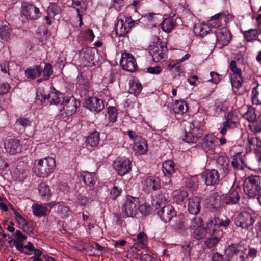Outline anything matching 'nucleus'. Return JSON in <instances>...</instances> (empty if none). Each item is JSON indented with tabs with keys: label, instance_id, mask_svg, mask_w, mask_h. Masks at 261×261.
I'll return each mask as SVG.
<instances>
[{
	"label": "nucleus",
	"instance_id": "f257e3e1",
	"mask_svg": "<svg viewBox=\"0 0 261 261\" xmlns=\"http://www.w3.org/2000/svg\"><path fill=\"white\" fill-rule=\"evenodd\" d=\"M55 160L52 157H45L35 161L34 170L36 175L40 177H47L54 170Z\"/></svg>",
	"mask_w": 261,
	"mask_h": 261
},
{
	"label": "nucleus",
	"instance_id": "f03ea898",
	"mask_svg": "<svg viewBox=\"0 0 261 261\" xmlns=\"http://www.w3.org/2000/svg\"><path fill=\"white\" fill-rule=\"evenodd\" d=\"M198 121L195 120L192 122H187L185 125V134L183 140L188 143H196L198 138L202 137V132L199 125H197Z\"/></svg>",
	"mask_w": 261,
	"mask_h": 261
},
{
	"label": "nucleus",
	"instance_id": "7ed1b4c3",
	"mask_svg": "<svg viewBox=\"0 0 261 261\" xmlns=\"http://www.w3.org/2000/svg\"><path fill=\"white\" fill-rule=\"evenodd\" d=\"M243 190L250 197H254L261 191V179L257 176H251L244 181Z\"/></svg>",
	"mask_w": 261,
	"mask_h": 261
},
{
	"label": "nucleus",
	"instance_id": "20e7f679",
	"mask_svg": "<svg viewBox=\"0 0 261 261\" xmlns=\"http://www.w3.org/2000/svg\"><path fill=\"white\" fill-rule=\"evenodd\" d=\"M247 249L238 244H231L225 250L227 261H245L247 258Z\"/></svg>",
	"mask_w": 261,
	"mask_h": 261
},
{
	"label": "nucleus",
	"instance_id": "39448f33",
	"mask_svg": "<svg viewBox=\"0 0 261 261\" xmlns=\"http://www.w3.org/2000/svg\"><path fill=\"white\" fill-rule=\"evenodd\" d=\"M148 50L153 62L163 61L167 58L168 50L165 44L161 41H158L150 45Z\"/></svg>",
	"mask_w": 261,
	"mask_h": 261
},
{
	"label": "nucleus",
	"instance_id": "423d86ee",
	"mask_svg": "<svg viewBox=\"0 0 261 261\" xmlns=\"http://www.w3.org/2000/svg\"><path fill=\"white\" fill-rule=\"evenodd\" d=\"M139 200L138 198L127 196L122 207V211L126 217L135 216L139 207Z\"/></svg>",
	"mask_w": 261,
	"mask_h": 261
},
{
	"label": "nucleus",
	"instance_id": "0eeeda50",
	"mask_svg": "<svg viewBox=\"0 0 261 261\" xmlns=\"http://www.w3.org/2000/svg\"><path fill=\"white\" fill-rule=\"evenodd\" d=\"M21 17L24 16L27 19L36 20L40 16L38 8L27 2L21 4Z\"/></svg>",
	"mask_w": 261,
	"mask_h": 261
},
{
	"label": "nucleus",
	"instance_id": "6e6552de",
	"mask_svg": "<svg viewBox=\"0 0 261 261\" xmlns=\"http://www.w3.org/2000/svg\"><path fill=\"white\" fill-rule=\"evenodd\" d=\"M246 149L248 151H254L259 166L261 168V140L257 137L248 136Z\"/></svg>",
	"mask_w": 261,
	"mask_h": 261
},
{
	"label": "nucleus",
	"instance_id": "1a4fd4ad",
	"mask_svg": "<svg viewBox=\"0 0 261 261\" xmlns=\"http://www.w3.org/2000/svg\"><path fill=\"white\" fill-rule=\"evenodd\" d=\"M37 96L39 99H41V100L48 99L50 101L51 104L56 105H62L64 100V96L61 93L51 92L46 94L44 93V91L43 90L37 92Z\"/></svg>",
	"mask_w": 261,
	"mask_h": 261
},
{
	"label": "nucleus",
	"instance_id": "9d476101",
	"mask_svg": "<svg viewBox=\"0 0 261 261\" xmlns=\"http://www.w3.org/2000/svg\"><path fill=\"white\" fill-rule=\"evenodd\" d=\"M134 21L129 17L118 19L115 27L116 34L119 36H125L134 25Z\"/></svg>",
	"mask_w": 261,
	"mask_h": 261
},
{
	"label": "nucleus",
	"instance_id": "9b49d317",
	"mask_svg": "<svg viewBox=\"0 0 261 261\" xmlns=\"http://www.w3.org/2000/svg\"><path fill=\"white\" fill-rule=\"evenodd\" d=\"M254 222V217L252 215L247 212H243L240 213L236 218L234 223L238 227L248 229Z\"/></svg>",
	"mask_w": 261,
	"mask_h": 261
},
{
	"label": "nucleus",
	"instance_id": "f8f14e48",
	"mask_svg": "<svg viewBox=\"0 0 261 261\" xmlns=\"http://www.w3.org/2000/svg\"><path fill=\"white\" fill-rule=\"evenodd\" d=\"M113 166L118 174L122 176L130 171L132 162L128 158H118L114 162Z\"/></svg>",
	"mask_w": 261,
	"mask_h": 261
},
{
	"label": "nucleus",
	"instance_id": "ddd939ff",
	"mask_svg": "<svg viewBox=\"0 0 261 261\" xmlns=\"http://www.w3.org/2000/svg\"><path fill=\"white\" fill-rule=\"evenodd\" d=\"M162 168L164 175L163 182L169 185L172 181L171 177L176 172L175 164L172 160L165 161L162 164Z\"/></svg>",
	"mask_w": 261,
	"mask_h": 261
},
{
	"label": "nucleus",
	"instance_id": "4468645a",
	"mask_svg": "<svg viewBox=\"0 0 261 261\" xmlns=\"http://www.w3.org/2000/svg\"><path fill=\"white\" fill-rule=\"evenodd\" d=\"M122 68L127 71L133 72L137 69V65L134 56L129 53H123L120 60Z\"/></svg>",
	"mask_w": 261,
	"mask_h": 261
},
{
	"label": "nucleus",
	"instance_id": "2eb2a0df",
	"mask_svg": "<svg viewBox=\"0 0 261 261\" xmlns=\"http://www.w3.org/2000/svg\"><path fill=\"white\" fill-rule=\"evenodd\" d=\"M80 102L74 97L71 96L65 99L62 109H60L61 114L63 115L65 112L66 116H70L74 114L77 110Z\"/></svg>",
	"mask_w": 261,
	"mask_h": 261
},
{
	"label": "nucleus",
	"instance_id": "dca6fc26",
	"mask_svg": "<svg viewBox=\"0 0 261 261\" xmlns=\"http://www.w3.org/2000/svg\"><path fill=\"white\" fill-rule=\"evenodd\" d=\"M202 178L207 186L217 184L220 181V174L215 169L207 170L201 175Z\"/></svg>",
	"mask_w": 261,
	"mask_h": 261
},
{
	"label": "nucleus",
	"instance_id": "f3484780",
	"mask_svg": "<svg viewBox=\"0 0 261 261\" xmlns=\"http://www.w3.org/2000/svg\"><path fill=\"white\" fill-rule=\"evenodd\" d=\"M158 215L163 221L167 223L176 216V212L172 205H168L158 211Z\"/></svg>",
	"mask_w": 261,
	"mask_h": 261
},
{
	"label": "nucleus",
	"instance_id": "a211bd4d",
	"mask_svg": "<svg viewBox=\"0 0 261 261\" xmlns=\"http://www.w3.org/2000/svg\"><path fill=\"white\" fill-rule=\"evenodd\" d=\"M86 106L90 111L98 113L104 108L103 101L97 97H90L86 100Z\"/></svg>",
	"mask_w": 261,
	"mask_h": 261
},
{
	"label": "nucleus",
	"instance_id": "6ab92c4d",
	"mask_svg": "<svg viewBox=\"0 0 261 261\" xmlns=\"http://www.w3.org/2000/svg\"><path fill=\"white\" fill-rule=\"evenodd\" d=\"M240 189L237 188H231L228 193L223 196V203L225 204L232 205L238 203L240 199Z\"/></svg>",
	"mask_w": 261,
	"mask_h": 261
},
{
	"label": "nucleus",
	"instance_id": "aec40b11",
	"mask_svg": "<svg viewBox=\"0 0 261 261\" xmlns=\"http://www.w3.org/2000/svg\"><path fill=\"white\" fill-rule=\"evenodd\" d=\"M215 34L217 40L222 46L227 45L230 42L231 39L230 33L226 28H223L217 29Z\"/></svg>",
	"mask_w": 261,
	"mask_h": 261
},
{
	"label": "nucleus",
	"instance_id": "412c9836",
	"mask_svg": "<svg viewBox=\"0 0 261 261\" xmlns=\"http://www.w3.org/2000/svg\"><path fill=\"white\" fill-rule=\"evenodd\" d=\"M95 49L92 48H86L85 49H82L80 52V55L82 58L85 66H90L91 64H93L92 62L95 58Z\"/></svg>",
	"mask_w": 261,
	"mask_h": 261
},
{
	"label": "nucleus",
	"instance_id": "4be33fe9",
	"mask_svg": "<svg viewBox=\"0 0 261 261\" xmlns=\"http://www.w3.org/2000/svg\"><path fill=\"white\" fill-rule=\"evenodd\" d=\"M200 200L198 197L191 198L188 200V209L191 215L197 214L200 210Z\"/></svg>",
	"mask_w": 261,
	"mask_h": 261
},
{
	"label": "nucleus",
	"instance_id": "5701e85b",
	"mask_svg": "<svg viewBox=\"0 0 261 261\" xmlns=\"http://www.w3.org/2000/svg\"><path fill=\"white\" fill-rule=\"evenodd\" d=\"M201 147L208 155L213 154L215 152L216 145L213 137H205L201 143Z\"/></svg>",
	"mask_w": 261,
	"mask_h": 261
},
{
	"label": "nucleus",
	"instance_id": "b1692460",
	"mask_svg": "<svg viewBox=\"0 0 261 261\" xmlns=\"http://www.w3.org/2000/svg\"><path fill=\"white\" fill-rule=\"evenodd\" d=\"M6 151L11 154H15L20 151L19 141L15 139H9L5 143Z\"/></svg>",
	"mask_w": 261,
	"mask_h": 261
},
{
	"label": "nucleus",
	"instance_id": "393cba45",
	"mask_svg": "<svg viewBox=\"0 0 261 261\" xmlns=\"http://www.w3.org/2000/svg\"><path fill=\"white\" fill-rule=\"evenodd\" d=\"M209 202L214 209L218 210L225 205L223 203V196L221 197L218 192H214L209 197Z\"/></svg>",
	"mask_w": 261,
	"mask_h": 261
},
{
	"label": "nucleus",
	"instance_id": "a878e982",
	"mask_svg": "<svg viewBox=\"0 0 261 261\" xmlns=\"http://www.w3.org/2000/svg\"><path fill=\"white\" fill-rule=\"evenodd\" d=\"M160 187V184L158 178L148 177L144 181L143 188L145 191L150 192L156 190Z\"/></svg>",
	"mask_w": 261,
	"mask_h": 261
},
{
	"label": "nucleus",
	"instance_id": "bb28decb",
	"mask_svg": "<svg viewBox=\"0 0 261 261\" xmlns=\"http://www.w3.org/2000/svg\"><path fill=\"white\" fill-rule=\"evenodd\" d=\"M134 150L136 151V154L138 155L145 154L147 151V143L145 139L138 138L137 141L135 142L134 146Z\"/></svg>",
	"mask_w": 261,
	"mask_h": 261
},
{
	"label": "nucleus",
	"instance_id": "cd10ccee",
	"mask_svg": "<svg viewBox=\"0 0 261 261\" xmlns=\"http://www.w3.org/2000/svg\"><path fill=\"white\" fill-rule=\"evenodd\" d=\"M32 210L33 215L38 217L45 216L50 212L46 205L38 203H34Z\"/></svg>",
	"mask_w": 261,
	"mask_h": 261
},
{
	"label": "nucleus",
	"instance_id": "c85d7f7f",
	"mask_svg": "<svg viewBox=\"0 0 261 261\" xmlns=\"http://www.w3.org/2000/svg\"><path fill=\"white\" fill-rule=\"evenodd\" d=\"M206 229L207 233L210 236H215L220 234L221 237H222V232L220 229L219 225L217 223V221L215 220L214 218L208 222Z\"/></svg>",
	"mask_w": 261,
	"mask_h": 261
},
{
	"label": "nucleus",
	"instance_id": "c756f323",
	"mask_svg": "<svg viewBox=\"0 0 261 261\" xmlns=\"http://www.w3.org/2000/svg\"><path fill=\"white\" fill-rule=\"evenodd\" d=\"M186 225L191 229H197L202 226V219L195 215H191L185 220Z\"/></svg>",
	"mask_w": 261,
	"mask_h": 261
},
{
	"label": "nucleus",
	"instance_id": "7c9ffc66",
	"mask_svg": "<svg viewBox=\"0 0 261 261\" xmlns=\"http://www.w3.org/2000/svg\"><path fill=\"white\" fill-rule=\"evenodd\" d=\"M83 182L89 188H93L96 180L95 174L93 172L84 171L81 174Z\"/></svg>",
	"mask_w": 261,
	"mask_h": 261
},
{
	"label": "nucleus",
	"instance_id": "2f4dec72",
	"mask_svg": "<svg viewBox=\"0 0 261 261\" xmlns=\"http://www.w3.org/2000/svg\"><path fill=\"white\" fill-rule=\"evenodd\" d=\"M217 163L220 170L223 172V176H225L229 171V163L228 159L224 156H219L217 159Z\"/></svg>",
	"mask_w": 261,
	"mask_h": 261
},
{
	"label": "nucleus",
	"instance_id": "473e14b6",
	"mask_svg": "<svg viewBox=\"0 0 261 261\" xmlns=\"http://www.w3.org/2000/svg\"><path fill=\"white\" fill-rule=\"evenodd\" d=\"M160 25L164 31L169 33L175 27L176 21L172 17H168L164 19Z\"/></svg>",
	"mask_w": 261,
	"mask_h": 261
},
{
	"label": "nucleus",
	"instance_id": "72a5a7b5",
	"mask_svg": "<svg viewBox=\"0 0 261 261\" xmlns=\"http://www.w3.org/2000/svg\"><path fill=\"white\" fill-rule=\"evenodd\" d=\"M42 71V67L40 65H38L32 68H27L25 71V73L28 78L33 79L39 76Z\"/></svg>",
	"mask_w": 261,
	"mask_h": 261
},
{
	"label": "nucleus",
	"instance_id": "f704fd0d",
	"mask_svg": "<svg viewBox=\"0 0 261 261\" xmlns=\"http://www.w3.org/2000/svg\"><path fill=\"white\" fill-rule=\"evenodd\" d=\"M99 134L97 132L91 133L86 139V144L91 147L97 146L99 142Z\"/></svg>",
	"mask_w": 261,
	"mask_h": 261
},
{
	"label": "nucleus",
	"instance_id": "c9c22d12",
	"mask_svg": "<svg viewBox=\"0 0 261 261\" xmlns=\"http://www.w3.org/2000/svg\"><path fill=\"white\" fill-rule=\"evenodd\" d=\"M188 107L184 101L176 100L173 105V110L176 114H182L187 112Z\"/></svg>",
	"mask_w": 261,
	"mask_h": 261
},
{
	"label": "nucleus",
	"instance_id": "e433bc0d",
	"mask_svg": "<svg viewBox=\"0 0 261 261\" xmlns=\"http://www.w3.org/2000/svg\"><path fill=\"white\" fill-rule=\"evenodd\" d=\"M231 127L236 128L239 124V118L236 114L230 112L226 116L225 121Z\"/></svg>",
	"mask_w": 261,
	"mask_h": 261
},
{
	"label": "nucleus",
	"instance_id": "4c0bfd02",
	"mask_svg": "<svg viewBox=\"0 0 261 261\" xmlns=\"http://www.w3.org/2000/svg\"><path fill=\"white\" fill-rule=\"evenodd\" d=\"M216 86L213 83L207 80L202 83L201 91L205 96L210 95L215 90Z\"/></svg>",
	"mask_w": 261,
	"mask_h": 261
},
{
	"label": "nucleus",
	"instance_id": "58836bf2",
	"mask_svg": "<svg viewBox=\"0 0 261 261\" xmlns=\"http://www.w3.org/2000/svg\"><path fill=\"white\" fill-rule=\"evenodd\" d=\"M12 30L9 25H5L0 27V38L4 41L10 40Z\"/></svg>",
	"mask_w": 261,
	"mask_h": 261
},
{
	"label": "nucleus",
	"instance_id": "ea45409f",
	"mask_svg": "<svg viewBox=\"0 0 261 261\" xmlns=\"http://www.w3.org/2000/svg\"><path fill=\"white\" fill-rule=\"evenodd\" d=\"M252 101L254 105H261V86H257L253 89Z\"/></svg>",
	"mask_w": 261,
	"mask_h": 261
},
{
	"label": "nucleus",
	"instance_id": "a19ab883",
	"mask_svg": "<svg viewBox=\"0 0 261 261\" xmlns=\"http://www.w3.org/2000/svg\"><path fill=\"white\" fill-rule=\"evenodd\" d=\"M38 192L40 195L44 199H48L50 196L49 187L45 182H41L39 185Z\"/></svg>",
	"mask_w": 261,
	"mask_h": 261
},
{
	"label": "nucleus",
	"instance_id": "79ce46f5",
	"mask_svg": "<svg viewBox=\"0 0 261 261\" xmlns=\"http://www.w3.org/2000/svg\"><path fill=\"white\" fill-rule=\"evenodd\" d=\"M142 89V86L140 83L136 81H133L129 86V92L136 96L139 95Z\"/></svg>",
	"mask_w": 261,
	"mask_h": 261
},
{
	"label": "nucleus",
	"instance_id": "37998d69",
	"mask_svg": "<svg viewBox=\"0 0 261 261\" xmlns=\"http://www.w3.org/2000/svg\"><path fill=\"white\" fill-rule=\"evenodd\" d=\"M61 8L56 3H50L47 8L48 14L50 16L54 17L55 15L60 14Z\"/></svg>",
	"mask_w": 261,
	"mask_h": 261
},
{
	"label": "nucleus",
	"instance_id": "c03bdc74",
	"mask_svg": "<svg viewBox=\"0 0 261 261\" xmlns=\"http://www.w3.org/2000/svg\"><path fill=\"white\" fill-rule=\"evenodd\" d=\"M117 116V111L114 107H109L108 108V114L106 117H108L110 121L114 122L116 121Z\"/></svg>",
	"mask_w": 261,
	"mask_h": 261
},
{
	"label": "nucleus",
	"instance_id": "a18cd8bd",
	"mask_svg": "<svg viewBox=\"0 0 261 261\" xmlns=\"http://www.w3.org/2000/svg\"><path fill=\"white\" fill-rule=\"evenodd\" d=\"M210 30L206 26L204 25L203 26L201 25H197L194 28V32L195 33L201 37H203L206 35L209 32Z\"/></svg>",
	"mask_w": 261,
	"mask_h": 261
},
{
	"label": "nucleus",
	"instance_id": "49530a36",
	"mask_svg": "<svg viewBox=\"0 0 261 261\" xmlns=\"http://www.w3.org/2000/svg\"><path fill=\"white\" fill-rule=\"evenodd\" d=\"M220 238V234L205 240L204 243L208 248H212L219 242Z\"/></svg>",
	"mask_w": 261,
	"mask_h": 261
},
{
	"label": "nucleus",
	"instance_id": "de8ad7c7",
	"mask_svg": "<svg viewBox=\"0 0 261 261\" xmlns=\"http://www.w3.org/2000/svg\"><path fill=\"white\" fill-rule=\"evenodd\" d=\"M186 185L192 190H195L198 186V180L197 176L191 177L186 179Z\"/></svg>",
	"mask_w": 261,
	"mask_h": 261
},
{
	"label": "nucleus",
	"instance_id": "09e8293b",
	"mask_svg": "<svg viewBox=\"0 0 261 261\" xmlns=\"http://www.w3.org/2000/svg\"><path fill=\"white\" fill-rule=\"evenodd\" d=\"M193 237L197 240H200L204 238L205 234L207 233L206 228H204L200 226L197 229H194Z\"/></svg>",
	"mask_w": 261,
	"mask_h": 261
},
{
	"label": "nucleus",
	"instance_id": "8fccbe9b",
	"mask_svg": "<svg viewBox=\"0 0 261 261\" xmlns=\"http://www.w3.org/2000/svg\"><path fill=\"white\" fill-rule=\"evenodd\" d=\"M230 69L233 72L232 77H242V71L240 68H237L236 66V62L235 61H231L230 63Z\"/></svg>",
	"mask_w": 261,
	"mask_h": 261
},
{
	"label": "nucleus",
	"instance_id": "3c124183",
	"mask_svg": "<svg viewBox=\"0 0 261 261\" xmlns=\"http://www.w3.org/2000/svg\"><path fill=\"white\" fill-rule=\"evenodd\" d=\"M137 238L138 240V246L143 248L147 245V237L143 232H140L137 235Z\"/></svg>",
	"mask_w": 261,
	"mask_h": 261
},
{
	"label": "nucleus",
	"instance_id": "603ef678",
	"mask_svg": "<svg viewBox=\"0 0 261 261\" xmlns=\"http://www.w3.org/2000/svg\"><path fill=\"white\" fill-rule=\"evenodd\" d=\"M14 65H15V64L13 62H4L0 65L1 71L4 73L10 74V68Z\"/></svg>",
	"mask_w": 261,
	"mask_h": 261
},
{
	"label": "nucleus",
	"instance_id": "864d4df0",
	"mask_svg": "<svg viewBox=\"0 0 261 261\" xmlns=\"http://www.w3.org/2000/svg\"><path fill=\"white\" fill-rule=\"evenodd\" d=\"M188 196V194L186 191H179L176 192L175 195V199L177 202L184 201Z\"/></svg>",
	"mask_w": 261,
	"mask_h": 261
},
{
	"label": "nucleus",
	"instance_id": "5fc2aeb1",
	"mask_svg": "<svg viewBox=\"0 0 261 261\" xmlns=\"http://www.w3.org/2000/svg\"><path fill=\"white\" fill-rule=\"evenodd\" d=\"M231 84L233 88H236L237 89L240 88L243 82V77H232L231 76Z\"/></svg>",
	"mask_w": 261,
	"mask_h": 261
},
{
	"label": "nucleus",
	"instance_id": "6e6d98bb",
	"mask_svg": "<svg viewBox=\"0 0 261 261\" xmlns=\"http://www.w3.org/2000/svg\"><path fill=\"white\" fill-rule=\"evenodd\" d=\"M58 212L62 217H66L69 215V208L67 206L60 205L58 207Z\"/></svg>",
	"mask_w": 261,
	"mask_h": 261
},
{
	"label": "nucleus",
	"instance_id": "4d7b16f0",
	"mask_svg": "<svg viewBox=\"0 0 261 261\" xmlns=\"http://www.w3.org/2000/svg\"><path fill=\"white\" fill-rule=\"evenodd\" d=\"M42 72L44 80H47L53 73L51 65L50 64H46Z\"/></svg>",
	"mask_w": 261,
	"mask_h": 261
},
{
	"label": "nucleus",
	"instance_id": "13d9d810",
	"mask_svg": "<svg viewBox=\"0 0 261 261\" xmlns=\"http://www.w3.org/2000/svg\"><path fill=\"white\" fill-rule=\"evenodd\" d=\"M214 219L216 220V221H217V223L220 228L221 227L226 228L230 224L231 222L230 219L227 218L224 220L220 219L219 218H214Z\"/></svg>",
	"mask_w": 261,
	"mask_h": 261
},
{
	"label": "nucleus",
	"instance_id": "bf43d9fd",
	"mask_svg": "<svg viewBox=\"0 0 261 261\" xmlns=\"http://www.w3.org/2000/svg\"><path fill=\"white\" fill-rule=\"evenodd\" d=\"M16 122L24 128L30 127L32 124V122L25 118H20L17 120Z\"/></svg>",
	"mask_w": 261,
	"mask_h": 261
},
{
	"label": "nucleus",
	"instance_id": "052dcab7",
	"mask_svg": "<svg viewBox=\"0 0 261 261\" xmlns=\"http://www.w3.org/2000/svg\"><path fill=\"white\" fill-rule=\"evenodd\" d=\"M122 190L121 189H119L116 186H114L110 192V196L111 197L114 199L120 196Z\"/></svg>",
	"mask_w": 261,
	"mask_h": 261
},
{
	"label": "nucleus",
	"instance_id": "680f3d73",
	"mask_svg": "<svg viewBox=\"0 0 261 261\" xmlns=\"http://www.w3.org/2000/svg\"><path fill=\"white\" fill-rule=\"evenodd\" d=\"M210 76L211 77V79L210 80V82L215 85L219 82L221 76L218 73L211 71L210 72Z\"/></svg>",
	"mask_w": 261,
	"mask_h": 261
},
{
	"label": "nucleus",
	"instance_id": "e2e57ef3",
	"mask_svg": "<svg viewBox=\"0 0 261 261\" xmlns=\"http://www.w3.org/2000/svg\"><path fill=\"white\" fill-rule=\"evenodd\" d=\"M148 19L151 21V22L153 25H156L158 24L157 20L159 18L161 19L162 18V16L161 15L156 14H149L147 16Z\"/></svg>",
	"mask_w": 261,
	"mask_h": 261
},
{
	"label": "nucleus",
	"instance_id": "0e129e2a",
	"mask_svg": "<svg viewBox=\"0 0 261 261\" xmlns=\"http://www.w3.org/2000/svg\"><path fill=\"white\" fill-rule=\"evenodd\" d=\"M10 88V87L8 83L0 81V94L7 93Z\"/></svg>",
	"mask_w": 261,
	"mask_h": 261
},
{
	"label": "nucleus",
	"instance_id": "69168bd1",
	"mask_svg": "<svg viewBox=\"0 0 261 261\" xmlns=\"http://www.w3.org/2000/svg\"><path fill=\"white\" fill-rule=\"evenodd\" d=\"M162 71V68L160 66L149 67L147 68V72L152 74H159Z\"/></svg>",
	"mask_w": 261,
	"mask_h": 261
},
{
	"label": "nucleus",
	"instance_id": "338daca9",
	"mask_svg": "<svg viewBox=\"0 0 261 261\" xmlns=\"http://www.w3.org/2000/svg\"><path fill=\"white\" fill-rule=\"evenodd\" d=\"M87 198L82 195H78L76 196V202L81 206H85L87 203Z\"/></svg>",
	"mask_w": 261,
	"mask_h": 261
},
{
	"label": "nucleus",
	"instance_id": "774afa93",
	"mask_svg": "<svg viewBox=\"0 0 261 261\" xmlns=\"http://www.w3.org/2000/svg\"><path fill=\"white\" fill-rule=\"evenodd\" d=\"M124 5V2L123 0H113L112 7L114 8L116 10L119 11Z\"/></svg>",
	"mask_w": 261,
	"mask_h": 261
}]
</instances>
